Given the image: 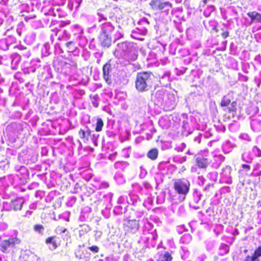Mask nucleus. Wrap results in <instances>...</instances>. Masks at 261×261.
<instances>
[{"mask_svg":"<svg viewBox=\"0 0 261 261\" xmlns=\"http://www.w3.org/2000/svg\"><path fill=\"white\" fill-rule=\"evenodd\" d=\"M152 73L150 71H142L137 74L135 82L136 89L139 92L147 91L152 86Z\"/></svg>","mask_w":261,"mask_h":261,"instance_id":"obj_1","label":"nucleus"},{"mask_svg":"<svg viewBox=\"0 0 261 261\" xmlns=\"http://www.w3.org/2000/svg\"><path fill=\"white\" fill-rule=\"evenodd\" d=\"M114 27L109 22L105 23L102 28V31L99 37V41L102 46L109 48L112 42V39L108 34L113 31Z\"/></svg>","mask_w":261,"mask_h":261,"instance_id":"obj_2","label":"nucleus"},{"mask_svg":"<svg viewBox=\"0 0 261 261\" xmlns=\"http://www.w3.org/2000/svg\"><path fill=\"white\" fill-rule=\"evenodd\" d=\"M20 242V239L17 237L4 240L0 243V251L4 253H8L11 249L15 248L16 244Z\"/></svg>","mask_w":261,"mask_h":261,"instance_id":"obj_3","label":"nucleus"},{"mask_svg":"<svg viewBox=\"0 0 261 261\" xmlns=\"http://www.w3.org/2000/svg\"><path fill=\"white\" fill-rule=\"evenodd\" d=\"M190 183L189 181H184L181 179L176 180L173 184V188L180 195H187L190 191Z\"/></svg>","mask_w":261,"mask_h":261,"instance_id":"obj_4","label":"nucleus"},{"mask_svg":"<svg viewBox=\"0 0 261 261\" xmlns=\"http://www.w3.org/2000/svg\"><path fill=\"white\" fill-rule=\"evenodd\" d=\"M149 5L152 10L156 11L163 10L168 11L172 7V4L169 2H163L162 0H151Z\"/></svg>","mask_w":261,"mask_h":261,"instance_id":"obj_5","label":"nucleus"},{"mask_svg":"<svg viewBox=\"0 0 261 261\" xmlns=\"http://www.w3.org/2000/svg\"><path fill=\"white\" fill-rule=\"evenodd\" d=\"M139 225L135 219L124 220L123 228L127 232H134L139 229Z\"/></svg>","mask_w":261,"mask_h":261,"instance_id":"obj_6","label":"nucleus"},{"mask_svg":"<svg viewBox=\"0 0 261 261\" xmlns=\"http://www.w3.org/2000/svg\"><path fill=\"white\" fill-rule=\"evenodd\" d=\"M87 129L80 128L78 132V135L80 140L84 143L88 142L92 139V131L88 127Z\"/></svg>","mask_w":261,"mask_h":261,"instance_id":"obj_7","label":"nucleus"},{"mask_svg":"<svg viewBox=\"0 0 261 261\" xmlns=\"http://www.w3.org/2000/svg\"><path fill=\"white\" fill-rule=\"evenodd\" d=\"M111 70V65L109 62L106 63L102 67L103 77L108 85L112 83L110 72Z\"/></svg>","mask_w":261,"mask_h":261,"instance_id":"obj_8","label":"nucleus"},{"mask_svg":"<svg viewBox=\"0 0 261 261\" xmlns=\"http://www.w3.org/2000/svg\"><path fill=\"white\" fill-rule=\"evenodd\" d=\"M210 162L207 158L203 156H198L195 159L196 166L199 169H206Z\"/></svg>","mask_w":261,"mask_h":261,"instance_id":"obj_9","label":"nucleus"},{"mask_svg":"<svg viewBox=\"0 0 261 261\" xmlns=\"http://www.w3.org/2000/svg\"><path fill=\"white\" fill-rule=\"evenodd\" d=\"M250 18L251 23H261V14L256 11L249 12L247 13Z\"/></svg>","mask_w":261,"mask_h":261,"instance_id":"obj_10","label":"nucleus"},{"mask_svg":"<svg viewBox=\"0 0 261 261\" xmlns=\"http://www.w3.org/2000/svg\"><path fill=\"white\" fill-rule=\"evenodd\" d=\"M23 203L24 200L22 198H16L11 201L12 207L15 211L21 210Z\"/></svg>","mask_w":261,"mask_h":261,"instance_id":"obj_11","label":"nucleus"},{"mask_svg":"<svg viewBox=\"0 0 261 261\" xmlns=\"http://www.w3.org/2000/svg\"><path fill=\"white\" fill-rule=\"evenodd\" d=\"M57 237L53 236L49 237L45 239V243L46 244H51L53 248L56 249L59 246V243H58L56 240Z\"/></svg>","mask_w":261,"mask_h":261,"instance_id":"obj_12","label":"nucleus"},{"mask_svg":"<svg viewBox=\"0 0 261 261\" xmlns=\"http://www.w3.org/2000/svg\"><path fill=\"white\" fill-rule=\"evenodd\" d=\"M116 50L122 53H125L128 51V46L126 42L120 43L117 45Z\"/></svg>","mask_w":261,"mask_h":261,"instance_id":"obj_13","label":"nucleus"},{"mask_svg":"<svg viewBox=\"0 0 261 261\" xmlns=\"http://www.w3.org/2000/svg\"><path fill=\"white\" fill-rule=\"evenodd\" d=\"M158 150L156 148H153L150 150L147 154V157L151 160H155L158 156Z\"/></svg>","mask_w":261,"mask_h":261,"instance_id":"obj_14","label":"nucleus"},{"mask_svg":"<svg viewBox=\"0 0 261 261\" xmlns=\"http://www.w3.org/2000/svg\"><path fill=\"white\" fill-rule=\"evenodd\" d=\"M172 257L168 252L161 254L157 261H171Z\"/></svg>","mask_w":261,"mask_h":261,"instance_id":"obj_15","label":"nucleus"},{"mask_svg":"<svg viewBox=\"0 0 261 261\" xmlns=\"http://www.w3.org/2000/svg\"><path fill=\"white\" fill-rule=\"evenodd\" d=\"M103 125L104 124L102 120L100 118H98L96 120V127L95 128V131L97 132H101Z\"/></svg>","mask_w":261,"mask_h":261,"instance_id":"obj_16","label":"nucleus"},{"mask_svg":"<svg viewBox=\"0 0 261 261\" xmlns=\"http://www.w3.org/2000/svg\"><path fill=\"white\" fill-rule=\"evenodd\" d=\"M34 230L39 233H42L44 230V226L41 224H36L34 226Z\"/></svg>","mask_w":261,"mask_h":261,"instance_id":"obj_17","label":"nucleus"},{"mask_svg":"<svg viewBox=\"0 0 261 261\" xmlns=\"http://www.w3.org/2000/svg\"><path fill=\"white\" fill-rule=\"evenodd\" d=\"M230 103L231 100L230 99L225 98V97H224V98L222 100L220 103V106L221 107H226L228 106Z\"/></svg>","mask_w":261,"mask_h":261,"instance_id":"obj_18","label":"nucleus"},{"mask_svg":"<svg viewBox=\"0 0 261 261\" xmlns=\"http://www.w3.org/2000/svg\"><path fill=\"white\" fill-rule=\"evenodd\" d=\"M253 254L257 259L258 257L261 256V245L257 247L254 250Z\"/></svg>","mask_w":261,"mask_h":261,"instance_id":"obj_19","label":"nucleus"},{"mask_svg":"<svg viewBox=\"0 0 261 261\" xmlns=\"http://www.w3.org/2000/svg\"><path fill=\"white\" fill-rule=\"evenodd\" d=\"M237 102L236 101H233L231 103V106L228 108V110L229 112H236L237 110Z\"/></svg>","mask_w":261,"mask_h":261,"instance_id":"obj_20","label":"nucleus"},{"mask_svg":"<svg viewBox=\"0 0 261 261\" xmlns=\"http://www.w3.org/2000/svg\"><path fill=\"white\" fill-rule=\"evenodd\" d=\"M207 0H195V2L198 5L199 7H204L206 3Z\"/></svg>","mask_w":261,"mask_h":261,"instance_id":"obj_21","label":"nucleus"},{"mask_svg":"<svg viewBox=\"0 0 261 261\" xmlns=\"http://www.w3.org/2000/svg\"><path fill=\"white\" fill-rule=\"evenodd\" d=\"M256 259L257 258L253 254L252 256L247 255L243 261H255Z\"/></svg>","mask_w":261,"mask_h":261,"instance_id":"obj_22","label":"nucleus"},{"mask_svg":"<svg viewBox=\"0 0 261 261\" xmlns=\"http://www.w3.org/2000/svg\"><path fill=\"white\" fill-rule=\"evenodd\" d=\"M88 249L93 253H97L99 250V247L95 245L89 247Z\"/></svg>","mask_w":261,"mask_h":261,"instance_id":"obj_23","label":"nucleus"},{"mask_svg":"<svg viewBox=\"0 0 261 261\" xmlns=\"http://www.w3.org/2000/svg\"><path fill=\"white\" fill-rule=\"evenodd\" d=\"M74 44L73 41H69L66 43V46L69 49L70 52L73 51L74 49L71 47V45Z\"/></svg>","mask_w":261,"mask_h":261,"instance_id":"obj_24","label":"nucleus"},{"mask_svg":"<svg viewBox=\"0 0 261 261\" xmlns=\"http://www.w3.org/2000/svg\"><path fill=\"white\" fill-rule=\"evenodd\" d=\"M228 36H229V32L227 31H226L221 34V36L222 37V38L223 39H225V38H227L228 37Z\"/></svg>","mask_w":261,"mask_h":261,"instance_id":"obj_25","label":"nucleus"},{"mask_svg":"<svg viewBox=\"0 0 261 261\" xmlns=\"http://www.w3.org/2000/svg\"><path fill=\"white\" fill-rule=\"evenodd\" d=\"M57 228L59 229V230L60 231V233H64L67 231V229L65 227H62L58 226L57 227Z\"/></svg>","mask_w":261,"mask_h":261,"instance_id":"obj_26","label":"nucleus"},{"mask_svg":"<svg viewBox=\"0 0 261 261\" xmlns=\"http://www.w3.org/2000/svg\"><path fill=\"white\" fill-rule=\"evenodd\" d=\"M243 168L245 169L246 171H249L250 169V166L247 164H243L242 165Z\"/></svg>","mask_w":261,"mask_h":261,"instance_id":"obj_27","label":"nucleus"},{"mask_svg":"<svg viewBox=\"0 0 261 261\" xmlns=\"http://www.w3.org/2000/svg\"><path fill=\"white\" fill-rule=\"evenodd\" d=\"M213 30L215 31V32L218 33L219 32L218 29L217 28L216 25H215L213 28Z\"/></svg>","mask_w":261,"mask_h":261,"instance_id":"obj_28","label":"nucleus"}]
</instances>
